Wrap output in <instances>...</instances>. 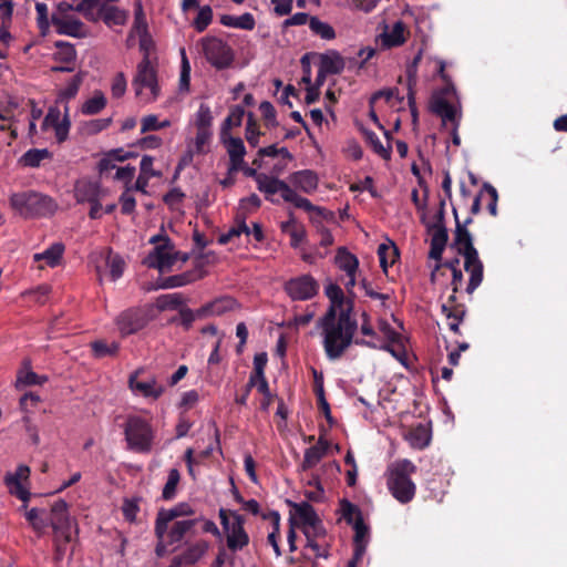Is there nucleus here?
<instances>
[{
  "label": "nucleus",
  "mask_w": 567,
  "mask_h": 567,
  "mask_svg": "<svg viewBox=\"0 0 567 567\" xmlns=\"http://www.w3.org/2000/svg\"><path fill=\"white\" fill-rule=\"evenodd\" d=\"M195 515L194 507L188 503H178L172 508H161L156 515V522L158 529L163 526L166 527V523H172L175 519H187Z\"/></svg>",
  "instance_id": "nucleus-23"
},
{
  "label": "nucleus",
  "mask_w": 567,
  "mask_h": 567,
  "mask_svg": "<svg viewBox=\"0 0 567 567\" xmlns=\"http://www.w3.org/2000/svg\"><path fill=\"white\" fill-rule=\"evenodd\" d=\"M237 307L235 299L230 297L217 298L199 308V315H205V318L210 316H221Z\"/></svg>",
  "instance_id": "nucleus-29"
},
{
  "label": "nucleus",
  "mask_w": 567,
  "mask_h": 567,
  "mask_svg": "<svg viewBox=\"0 0 567 567\" xmlns=\"http://www.w3.org/2000/svg\"><path fill=\"white\" fill-rule=\"evenodd\" d=\"M107 266L112 280H116L123 275L125 262L118 255H109Z\"/></svg>",
  "instance_id": "nucleus-60"
},
{
  "label": "nucleus",
  "mask_w": 567,
  "mask_h": 567,
  "mask_svg": "<svg viewBox=\"0 0 567 567\" xmlns=\"http://www.w3.org/2000/svg\"><path fill=\"white\" fill-rule=\"evenodd\" d=\"M285 291L292 300H309L319 291V282L311 275H301L288 280Z\"/></svg>",
  "instance_id": "nucleus-13"
},
{
  "label": "nucleus",
  "mask_w": 567,
  "mask_h": 567,
  "mask_svg": "<svg viewBox=\"0 0 567 567\" xmlns=\"http://www.w3.org/2000/svg\"><path fill=\"white\" fill-rule=\"evenodd\" d=\"M127 82L125 79V75L120 72L115 75L113 79L112 85H111V92L112 96L115 99L122 97L126 92Z\"/></svg>",
  "instance_id": "nucleus-63"
},
{
  "label": "nucleus",
  "mask_w": 567,
  "mask_h": 567,
  "mask_svg": "<svg viewBox=\"0 0 567 567\" xmlns=\"http://www.w3.org/2000/svg\"><path fill=\"white\" fill-rule=\"evenodd\" d=\"M47 377L38 375L33 371L20 372V374L18 375V382L24 385L43 384L44 382H47Z\"/></svg>",
  "instance_id": "nucleus-64"
},
{
  "label": "nucleus",
  "mask_w": 567,
  "mask_h": 567,
  "mask_svg": "<svg viewBox=\"0 0 567 567\" xmlns=\"http://www.w3.org/2000/svg\"><path fill=\"white\" fill-rule=\"evenodd\" d=\"M256 183L257 188L264 193L266 199L270 200L271 203H278V200L272 196L279 193L285 202L291 203L295 207L312 214L311 220L315 221L317 217H326L324 208L315 206L308 198L298 195L286 182L279 178L260 173L256 176Z\"/></svg>",
  "instance_id": "nucleus-3"
},
{
  "label": "nucleus",
  "mask_w": 567,
  "mask_h": 567,
  "mask_svg": "<svg viewBox=\"0 0 567 567\" xmlns=\"http://www.w3.org/2000/svg\"><path fill=\"white\" fill-rule=\"evenodd\" d=\"M205 59L217 70H224L231 65L234 51L230 45L216 37H205L197 43Z\"/></svg>",
  "instance_id": "nucleus-8"
},
{
  "label": "nucleus",
  "mask_w": 567,
  "mask_h": 567,
  "mask_svg": "<svg viewBox=\"0 0 567 567\" xmlns=\"http://www.w3.org/2000/svg\"><path fill=\"white\" fill-rule=\"evenodd\" d=\"M116 326L123 337L136 333L147 324V318L141 309H127L116 318Z\"/></svg>",
  "instance_id": "nucleus-17"
},
{
  "label": "nucleus",
  "mask_w": 567,
  "mask_h": 567,
  "mask_svg": "<svg viewBox=\"0 0 567 567\" xmlns=\"http://www.w3.org/2000/svg\"><path fill=\"white\" fill-rule=\"evenodd\" d=\"M164 532H166V527L162 526L158 529L157 522L155 520L154 534L157 539V543L155 546V554L157 557H164L168 553V547L174 545V544H169L168 538L164 535Z\"/></svg>",
  "instance_id": "nucleus-54"
},
{
  "label": "nucleus",
  "mask_w": 567,
  "mask_h": 567,
  "mask_svg": "<svg viewBox=\"0 0 567 567\" xmlns=\"http://www.w3.org/2000/svg\"><path fill=\"white\" fill-rule=\"evenodd\" d=\"M213 122L212 112L208 105L200 104L196 112V127L203 130H210Z\"/></svg>",
  "instance_id": "nucleus-56"
},
{
  "label": "nucleus",
  "mask_w": 567,
  "mask_h": 567,
  "mask_svg": "<svg viewBox=\"0 0 567 567\" xmlns=\"http://www.w3.org/2000/svg\"><path fill=\"white\" fill-rule=\"evenodd\" d=\"M259 135L260 132L258 131L254 116L250 113L246 125V140L252 147H256L259 143Z\"/></svg>",
  "instance_id": "nucleus-62"
},
{
  "label": "nucleus",
  "mask_w": 567,
  "mask_h": 567,
  "mask_svg": "<svg viewBox=\"0 0 567 567\" xmlns=\"http://www.w3.org/2000/svg\"><path fill=\"white\" fill-rule=\"evenodd\" d=\"M70 126L69 106L66 104L64 106L63 115L58 106L49 107L42 122L43 130L53 128L56 141L62 143L68 138Z\"/></svg>",
  "instance_id": "nucleus-14"
},
{
  "label": "nucleus",
  "mask_w": 567,
  "mask_h": 567,
  "mask_svg": "<svg viewBox=\"0 0 567 567\" xmlns=\"http://www.w3.org/2000/svg\"><path fill=\"white\" fill-rule=\"evenodd\" d=\"M309 29L315 35L321 38L322 40L330 41L336 38V31L332 25L320 20L316 16L309 19Z\"/></svg>",
  "instance_id": "nucleus-40"
},
{
  "label": "nucleus",
  "mask_w": 567,
  "mask_h": 567,
  "mask_svg": "<svg viewBox=\"0 0 567 567\" xmlns=\"http://www.w3.org/2000/svg\"><path fill=\"white\" fill-rule=\"evenodd\" d=\"M53 59L56 63H66L75 66L76 51L69 42L58 41Z\"/></svg>",
  "instance_id": "nucleus-38"
},
{
  "label": "nucleus",
  "mask_w": 567,
  "mask_h": 567,
  "mask_svg": "<svg viewBox=\"0 0 567 567\" xmlns=\"http://www.w3.org/2000/svg\"><path fill=\"white\" fill-rule=\"evenodd\" d=\"M441 309L447 320V326L450 330L458 334L460 323L463 321L465 317L466 309L464 305L457 303L456 293L452 291L446 302L442 303Z\"/></svg>",
  "instance_id": "nucleus-20"
},
{
  "label": "nucleus",
  "mask_w": 567,
  "mask_h": 567,
  "mask_svg": "<svg viewBox=\"0 0 567 567\" xmlns=\"http://www.w3.org/2000/svg\"><path fill=\"white\" fill-rule=\"evenodd\" d=\"M241 234L247 236L250 235V228L247 226L245 221V216L237 215L235 225L229 228V230L223 235H220L218 241L223 245L229 243L234 237H238Z\"/></svg>",
  "instance_id": "nucleus-42"
},
{
  "label": "nucleus",
  "mask_w": 567,
  "mask_h": 567,
  "mask_svg": "<svg viewBox=\"0 0 567 567\" xmlns=\"http://www.w3.org/2000/svg\"><path fill=\"white\" fill-rule=\"evenodd\" d=\"M136 97L143 103H152L157 100L161 89L155 68L151 60H142L136 66V74L132 81Z\"/></svg>",
  "instance_id": "nucleus-7"
},
{
  "label": "nucleus",
  "mask_w": 567,
  "mask_h": 567,
  "mask_svg": "<svg viewBox=\"0 0 567 567\" xmlns=\"http://www.w3.org/2000/svg\"><path fill=\"white\" fill-rule=\"evenodd\" d=\"M334 264L340 270L344 271L346 275H355L359 267L358 258L346 247H339L337 249Z\"/></svg>",
  "instance_id": "nucleus-32"
},
{
  "label": "nucleus",
  "mask_w": 567,
  "mask_h": 567,
  "mask_svg": "<svg viewBox=\"0 0 567 567\" xmlns=\"http://www.w3.org/2000/svg\"><path fill=\"white\" fill-rule=\"evenodd\" d=\"M453 214L456 224L453 246H455L457 252L464 257V270L470 275L466 292L472 295L483 281L484 266L480 259L477 249L473 245L472 235L467 230L472 218L468 217L464 223H461L455 208L453 209Z\"/></svg>",
  "instance_id": "nucleus-2"
},
{
  "label": "nucleus",
  "mask_w": 567,
  "mask_h": 567,
  "mask_svg": "<svg viewBox=\"0 0 567 567\" xmlns=\"http://www.w3.org/2000/svg\"><path fill=\"white\" fill-rule=\"evenodd\" d=\"M179 317H181V322L183 324V327L188 330L190 329V327L193 326V322L196 320V319H204L205 318V315H199V308L197 310H192L190 308H181L179 309Z\"/></svg>",
  "instance_id": "nucleus-61"
},
{
  "label": "nucleus",
  "mask_w": 567,
  "mask_h": 567,
  "mask_svg": "<svg viewBox=\"0 0 567 567\" xmlns=\"http://www.w3.org/2000/svg\"><path fill=\"white\" fill-rule=\"evenodd\" d=\"M25 516L32 528L39 534H42L49 526V516L44 509L31 508Z\"/></svg>",
  "instance_id": "nucleus-43"
},
{
  "label": "nucleus",
  "mask_w": 567,
  "mask_h": 567,
  "mask_svg": "<svg viewBox=\"0 0 567 567\" xmlns=\"http://www.w3.org/2000/svg\"><path fill=\"white\" fill-rule=\"evenodd\" d=\"M421 221L431 236L429 257L436 261L442 260L443 251L449 240L447 228L445 225H434L426 219V215H421Z\"/></svg>",
  "instance_id": "nucleus-16"
},
{
  "label": "nucleus",
  "mask_w": 567,
  "mask_h": 567,
  "mask_svg": "<svg viewBox=\"0 0 567 567\" xmlns=\"http://www.w3.org/2000/svg\"><path fill=\"white\" fill-rule=\"evenodd\" d=\"M101 14L103 21L107 25H123L125 24L128 13L125 10H122L117 7H103L101 9Z\"/></svg>",
  "instance_id": "nucleus-39"
},
{
  "label": "nucleus",
  "mask_w": 567,
  "mask_h": 567,
  "mask_svg": "<svg viewBox=\"0 0 567 567\" xmlns=\"http://www.w3.org/2000/svg\"><path fill=\"white\" fill-rule=\"evenodd\" d=\"M204 271L199 268L192 269L188 271H185L183 274L173 275L164 278L159 288L162 289H173L178 287L187 286L192 282H195L204 277Z\"/></svg>",
  "instance_id": "nucleus-25"
},
{
  "label": "nucleus",
  "mask_w": 567,
  "mask_h": 567,
  "mask_svg": "<svg viewBox=\"0 0 567 567\" xmlns=\"http://www.w3.org/2000/svg\"><path fill=\"white\" fill-rule=\"evenodd\" d=\"M288 179L291 185L306 194H312L318 188V176L310 169L295 172Z\"/></svg>",
  "instance_id": "nucleus-26"
},
{
  "label": "nucleus",
  "mask_w": 567,
  "mask_h": 567,
  "mask_svg": "<svg viewBox=\"0 0 567 567\" xmlns=\"http://www.w3.org/2000/svg\"><path fill=\"white\" fill-rule=\"evenodd\" d=\"M296 514L301 520L305 532L309 528V526H317L319 523V517L315 511V508L307 502H302L300 504H295Z\"/></svg>",
  "instance_id": "nucleus-36"
},
{
  "label": "nucleus",
  "mask_w": 567,
  "mask_h": 567,
  "mask_svg": "<svg viewBox=\"0 0 567 567\" xmlns=\"http://www.w3.org/2000/svg\"><path fill=\"white\" fill-rule=\"evenodd\" d=\"M127 449L137 453H148L153 447L154 432L145 419L130 415L124 424Z\"/></svg>",
  "instance_id": "nucleus-6"
},
{
  "label": "nucleus",
  "mask_w": 567,
  "mask_h": 567,
  "mask_svg": "<svg viewBox=\"0 0 567 567\" xmlns=\"http://www.w3.org/2000/svg\"><path fill=\"white\" fill-rule=\"evenodd\" d=\"M354 529V537H353V544H354V551L362 549V555L365 553L368 537H369V528L364 524L363 518H359L354 522L352 525Z\"/></svg>",
  "instance_id": "nucleus-44"
},
{
  "label": "nucleus",
  "mask_w": 567,
  "mask_h": 567,
  "mask_svg": "<svg viewBox=\"0 0 567 567\" xmlns=\"http://www.w3.org/2000/svg\"><path fill=\"white\" fill-rule=\"evenodd\" d=\"M49 198L35 192H21L10 197L11 207L23 217H32L41 214Z\"/></svg>",
  "instance_id": "nucleus-11"
},
{
  "label": "nucleus",
  "mask_w": 567,
  "mask_h": 567,
  "mask_svg": "<svg viewBox=\"0 0 567 567\" xmlns=\"http://www.w3.org/2000/svg\"><path fill=\"white\" fill-rule=\"evenodd\" d=\"M324 293L328 297V299L330 300L329 308H333L336 311V315H339L338 309H339V311L341 309H344L343 303L346 301L344 293H343L342 289L337 284H329L324 288Z\"/></svg>",
  "instance_id": "nucleus-46"
},
{
  "label": "nucleus",
  "mask_w": 567,
  "mask_h": 567,
  "mask_svg": "<svg viewBox=\"0 0 567 567\" xmlns=\"http://www.w3.org/2000/svg\"><path fill=\"white\" fill-rule=\"evenodd\" d=\"M225 147L229 156L228 173L233 174L244 169V157L246 147L241 138L229 136L224 141Z\"/></svg>",
  "instance_id": "nucleus-22"
},
{
  "label": "nucleus",
  "mask_w": 567,
  "mask_h": 567,
  "mask_svg": "<svg viewBox=\"0 0 567 567\" xmlns=\"http://www.w3.org/2000/svg\"><path fill=\"white\" fill-rule=\"evenodd\" d=\"M155 245L154 249L148 254L145 264L150 268L158 269L159 272L171 271L177 260L187 261L188 256L182 255L175 250V247L168 236L158 234L150 239Z\"/></svg>",
  "instance_id": "nucleus-5"
},
{
  "label": "nucleus",
  "mask_w": 567,
  "mask_h": 567,
  "mask_svg": "<svg viewBox=\"0 0 567 567\" xmlns=\"http://www.w3.org/2000/svg\"><path fill=\"white\" fill-rule=\"evenodd\" d=\"M328 447V441L320 436L316 445L305 451L303 460L300 465L301 470L308 471L318 465L322 457L326 455Z\"/></svg>",
  "instance_id": "nucleus-28"
},
{
  "label": "nucleus",
  "mask_w": 567,
  "mask_h": 567,
  "mask_svg": "<svg viewBox=\"0 0 567 567\" xmlns=\"http://www.w3.org/2000/svg\"><path fill=\"white\" fill-rule=\"evenodd\" d=\"M416 466L410 460H398L390 464L385 472L386 487L391 495L401 504L410 503L416 493L411 475Z\"/></svg>",
  "instance_id": "nucleus-4"
},
{
  "label": "nucleus",
  "mask_w": 567,
  "mask_h": 567,
  "mask_svg": "<svg viewBox=\"0 0 567 567\" xmlns=\"http://www.w3.org/2000/svg\"><path fill=\"white\" fill-rule=\"evenodd\" d=\"M341 512L343 519L351 525H353L357 519L363 518L360 508L347 499L341 502Z\"/></svg>",
  "instance_id": "nucleus-55"
},
{
  "label": "nucleus",
  "mask_w": 567,
  "mask_h": 567,
  "mask_svg": "<svg viewBox=\"0 0 567 567\" xmlns=\"http://www.w3.org/2000/svg\"><path fill=\"white\" fill-rule=\"evenodd\" d=\"M92 350L95 357L103 358L105 355L115 354L118 350V344L116 342L107 343L99 340L92 343Z\"/></svg>",
  "instance_id": "nucleus-57"
},
{
  "label": "nucleus",
  "mask_w": 567,
  "mask_h": 567,
  "mask_svg": "<svg viewBox=\"0 0 567 567\" xmlns=\"http://www.w3.org/2000/svg\"><path fill=\"white\" fill-rule=\"evenodd\" d=\"M112 123L111 117L106 118H95L84 123L83 130L89 135L97 134L104 130H106Z\"/></svg>",
  "instance_id": "nucleus-58"
},
{
  "label": "nucleus",
  "mask_w": 567,
  "mask_h": 567,
  "mask_svg": "<svg viewBox=\"0 0 567 567\" xmlns=\"http://www.w3.org/2000/svg\"><path fill=\"white\" fill-rule=\"evenodd\" d=\"M148 32L146 17L143 10L142 2L136 0L134 2V23L131 30V35Z\"/></svg>",
  "instance_id": "nucleus-50"
},
{
  "label": "nucleus",
  "mask_w": 567,
  "mask_h": 567,
  "mask_svg": "<svg viewBox=\"0 0 567 567\" xmlns=\"http://www.w3.org/2000/svg\"><path fill=\"white\" fill-rule=\"evenodd\" d=\"M408 440L411 444V446L415 449H424L430 444L431 441V433L426 425L419 424L417 426L413 427L409 434Z\"/></svg>",
  "instance_id": "nucleus-37"
},
{
  "label": "nucleus",
  "mask_w": 567,
  "mask_h": 567,
  "mask_svg": "<svg viewBox=\"0 0 567 567\" xmlns=\"http://www.w3.org/2000/svg\"><path fill=\"white\" fill-rule=\"evenodd\" d=\"M179 481H181L179 471L177 468H171L168 471L167 481L162 491L163 499L172 501L173 498H175Z\"/></svg>",
  "instance_id": "nucleus-48"
},
{
  "label": "nucleus",
  "mask_w": 567,
  "mask_h": 567,
  "mask_svg": "<svg viewBox=\"0 0 567 567\" xmlns=\"http://www.w3.org/2000/svg\"><path fill=\"white\" fill-rule=\"evenodd\" d=\"M384 135L386 137V146L382 144L379 136L372 131H364V136L369 145L372 147L373 152L378 154L383 159H390L391 157V144H390V133L389 131H384Z\"/></svg>",
  "instance_id": "nucleus-34"
},
{
  "label": "nucleus",
  "mask_w": 567,
  "mask_h": 567,
  "mask_svg": "<svg viewBox=\"0 0 567 567\" xmlns=\"http://www.w3.org/2000/svg\"><path fill=\"white\" fill-rule=\"evenodd\" d=\"M171 126L169 120L159 121L155 114H148L141 120V133L159 131Z\"/></svg>",
  "instance_id": "nucleus-51"
},
{
  "label": "nucleus",
  "mask_w": 567,
  "mask_h": 567,
  "mask_svg": "<svg viewBox=\"0 0 567 567\" xmlns=\"http://www.w3.org/2000/svg\"><path fill=\"white\" fill-rule=\"evenodd\" d=\"M107 100L102 91H94L93 95L81 105L83 115H95L105 109Z\"/></svg>",
  "instance_id": "nucleus-35"
},
{
  "label": "nucleus",
  "mask_w": 567,
  "mask_h": 567,
  "mask_svg": "<svg viewBox=\"0 0 567 567\" xmlns=\"http://www.w3.org/2000/svg\"><path fill=\"white\" fill-rule=\"evenodd\" d=\"M49 526H52L55 535H61L65 542H71L73 522L69 516L65 501L59 499L52 505Z\"/></svg>",
  "instance_id": "nucleus-15"
},
{
  "label": "nucleus",
  "mask_w": 567,
  "mask_h": 567,
  "mask_svg": "<svg viewBox=\"0 0 567 567\" xmlns=\"http://www.w3.org/2000/svg\"><path fill=\"white\" fill-rule=\"evenodd\" d=\"M143 369L134 371L128 378V388L135 395L143 396L145 399L157 400L165 392V385L157 381L154 375H150L144 380L140 379L143 373Z\"/></svg>",
  "instance_id": "nucleus-12"
},
{
  "label": "nucleus",
  "mask_w": 567,
  "mask_h": 567,
  "mask_svg": "<svg viewBox=\"0 0 567 567\" xmlns=\"http://www.w3.org/2000/svg\"><path fill=\"white\" fill-rule=\"evenodd\" d=\"M200 518L175 519L166 523V532L164 535L168 538L169 544H179L187 535H192L195 526Z\"/></svg>",
  "instance_id": "nucleus-21"
},
{
  "label": "nucleus",
  "mask_w": 567,
  "mask_h": 567,
  "mask_svg": "<svg viewBox=\"0 0 567 567\" xmlns=\"http://www.w3.org/2000/svg\"><path fill=\"white\" fill-rule=\"evenodd\" d=\"M378 256L380 259V266L384 272L388 271V268L395 262V259L399 256L398 248L393 243L390 245L381 244L378 247Z\"/></svg>",
  "instance_id": "nucleus-41"
},
{
  "label": "nucleus",
  "mask_w": 567,
  "mask_h": 567,
  "mask_svg": "<svg viewBox=\"0 0 567 567\" xmlns=\"http://www.w3.org/2000/svg\"><path fill=\"white\" fill-rule=\"evenodd\" d=\"M245 110L240 105H235L230 109L228 116L224 121V130H228L233 126H239L241 124Z\"/></svg>",
  "instance_id": "nucleus-59"
},
{
  "label": "nucleus",
  "mask_w": 567,
  "mask_h": 567,
  "mask_svg": "<svg viewBox=\"0 0 567 567\" xmlns=\"http://www.w3.org/2000/svg\"><path fill=\"white\" fill-rule=\"evenodd\" d=\"M209 548L208 542L200 539L186 547L171 560L169 567H187L195 565Z\"/></svg>",
  "instance_id": "nucleus-18"
},
{
  "label": "nucleus",
  "mask_w": 567,
  "mask_h": 567,
  "mask_svg": "<svg viewBox=\"0 0 567 567\" xmlns=\"http://www.w3.org/2000/svg\"><path fill=\"white\" fill-rule=\"evenodd\" d=\"M219 22L224 27L247 30V31H251L256 25L255 18L249 12H246L238 17L231 16V14H223V16H220Z\"/></svg>",
  "instance_id": "nucleus-33"
},
{
  "label": "nucleus",
  "mask_w": 567,
  "mask_h": 567,
  "mask_svg": "<svg viewBox=\"0 0 567 567\" xmlns=\"http://www.w3.org/2000/svg\"><path fill=\"white\" fill-rule=\"evenodd\" d=\"M380 40L382 47L386 49L402 45L406 41L404 23L396 21L391 30H385L380 34Z\"/></svg>",
  "instance_id": "nucleus-30"
},
{
  "label": "nucleus",
  "mask_w": 567,
  "mask_h": 567,
  "mask_svg": "<svg viewBox=\"0 0 567 567\" xmlns=\"http://www.w3.org/2000/svg\"><path fill=\"white\" fill-rule=\"evenodd\" d=\"M102 195L99 183L87 179L78 181L74 185V196L78 203L100 200Z\"/></svg>",
  "instance_id": "nucleus-24"
},
{
  "label": "nucleus",
  "mask_w": 567,
  "mask_h": 567,
  "mask_svg": "<svg viewBox=\"0 0 567 567\" xmlns=\"http://www.w3.org/2000/svg\"><path fill=\"white\" fill-rule=\"evenodd\" d=\"M64 252V245L62 243H54L44 251L33 255L34 262L44 261L45 266L54 268L60 265Z\"/></svg>",
  "instance_id": "nucleus-31"
},
{
  "label": "nucleus",
  "mask_w": 567,
  "mask_h": 567,
  "mask_svg": "<svg viewBox=\"0 0 567 567\" xmlns=\"http://www.w3.org/2000/svg\"><path fill=\"white\" fill-rule=\"evenodd\" d=\"M74 7L65 1L56 4L55 11L52 13L51 22L56 33L73 38H82L85 35L84 24L73 14Z\"/></svg>",
  "instance_id": "nucleus-9"
},
{
  "label": "nucleus",
  "mask_w": 567,
  "mask_h": 567,
  "mask_svg": "<svg viewBox=\"0 0 567 567\" xmlns=\"http://www.w3.org/2000/svg\"><path fill=\"white\" fill-rule=\"evenodd\" d=\"M185 303V298L179 292L162 295L156 300V306L159 310H174L182 307Z\"/></svg>",
  "instance_id": "nucleus-49"
},
{
  "label": "nucleus",
  "mask_w": 567,
  "mask_h": 567,
  "mask_svg": "<svg viewBox=\"0 0 567 567\" xmlns=\"http://www.w3.org/2000/svg\"><path fill=\"white\" fill-rule=\"evenodd\" d=\"M351 310L350 306L347 309H341L339 315H336L333 308H328L326 313L317 321V327L321 331L322 347L330 361L340 359L352 342L359 346L377 347L373 341L353 340L358 322L351 317Z\"/></svg>",
  "instance_id": "nucleus-1"
},
{
  "label": "nucleus",
  "mask_w": 567,
  "mask_h": 567,
  "mask_svg": "<svg viewBox=\"0 0 567 567\" xmlns=\"http://www.w3.org/2000/svg\"><path fill=\"white\" fill-rule=\"evenodd\" d=\"M213 20V10L209 6L200 7L197 17L193 21V27L197 32H203L207 29Z\"/></svg>",
  "instance_id": "nucleus-53"
},
{
  "label": "nucleus",
  "mask_w": 567,
  "mask_h": 567,
  "mask_svg": "<svg viewBox=\"0 0 567 567\" xmlns=\"http://www.w3.org/2000/svg\"><path fill=\"white\" fill-rule=\"evenodd\" d=\"M50 157L51 153L47 148H31L22 155L21 162L24 166L38 167L42 161Z\"/></svg>",
  "instance_id": "nucleus-45"
},
{
  "label": "nucleus",
  "mask_w": 567,
  "mask_h": 567,
  "mask_svg": "<svg viewBox=\"0 0 567 567\" xmlns=\"http://www.w3.org/2000/svg\"><path fill=\"white\" fill-rule=\"evenodd\" d=\"M319 65L323 74H340L346 68L343 56L336 50L320 54Z\"/></svg>",
  "instance_id": "nucleus-27"
},
{
  "label": "nucleus",
  "mask_w": 567,
  "mask_h": 567,
  "mask_svg": "<svg viewBox=\"0 0 567 567\" xmlns=\"http://www.w3.org/2000/svg\"><path fill=\"white\" fill-rule=\"evenodd\" d=\"M83 76L82 74L78 73L74 75L65 85L64 89H62L58 94V102H64L68 103L71 99L75 97L78 94L80 86L82 84Z\"/></svg>",
  "instance_id": "nucleus-47"
},
{
  "label": "nucleus",
  "mask_w": 567,
  "mask_h": 567,
  "mask_svg": "<svg viewBox=\"0 0 567 567\" xmlns=\"http://www.w3.org/2000/svg\"><path fill=\"white\" fill-rule=\"evenodd\" d=\"M182 63H181V74H179V91L188 92L189 83H190V64L186 56L185 49L181 50Z\"/></svg>",
  "instance_id": "nucleus-52"
},
{
  "label": "nucleus",
  "mask_w": 567,
  "mask_h": 567,
  "mask_svg": "<svg viewBox=\"0 0 567 567\" xmlns=\"http://www.w3.org/2000/svg\"><path fill=\"white\" fill-rule=\"evenodd\" d=\"M430 109L432 113L442 118L443 125L452 124V141L454 145L458 146L461 144V138L457 134L461 120L460 109L455 104L450 103L443 94H436L432 97Z\"/></svg>",
  "instance_id": "nucleus-10"
},
{
  "label": "nucleus",
  "mask_w": 567,
  "mask_h": 567,
  "mask_svg": "<svg viewBox=\"0 0 567 567\" xmlns=\"http://www.w3.org/2000/svg\"><path fill=\"white\" fill-rule=\"evenodd\" d=\"M234 522L231 527L226 530V542L229 550L236 553L249 544V536L244 528V517L237 513H231Z\"/></svg>",
  "instance_id": "nucleus-19"
}]
</instances>
